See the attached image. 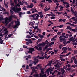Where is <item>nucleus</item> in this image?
<instances>
[{"label":"nucleus","mask_w":77,"mask_h":77,"mask_svg":"<svg viewBox=\"0 0 77 77\" xmlns=\"http://www.w3.org/2000/svg\"><path fill=\"white\" fill-rule=\"evenodd\" d=\"M31 10L32 11V14H33L34 12H38V14L39 15H42V12H39L38 11V10H36V9L35 8H33L31 9Z\"/></svg>","instance_id":"nucleus-1"},{"label":"nucleus","mask_w":77,"mask_h":77,"mask_svg":"<svg viewBox=\"0 0 77 77\" xmlns=\"http://www.w3.org/2000/svg\"><path fill=\"white\" fill-rule=\"evenodd\" d=\"M15 23L16 24L17 23V24H16L15 25L13 26V29H15V28H18V26H19L20 25V21H19L17 20V21H16V20L15 21Z\"/></svg>","instance_id":"nucleus-2"},{"label":"nucleus","mask_w":77,"mask_h":77,"mask_svg":"<svg viewBox=\"0 0 77 77\" xmlns=\"http://www.w3.org/2000/svg\"><path fill=\"white\" fill-rule=\"evenodd\" d=\"M5 21V23L6 25L8 24H9V23L11 21H9L8 17H6Z\"/></svg>","instance_id":"nucleus-3"},{"label":"nucleus","mask_w":77,"mask_h":77,"mask_svg":"<svg viewBox=\"0 0 77 77\" xmlns=\"http://www.w3.org/2000/svg\"><path fill=\"white\" fill-rule=\"evenodd\" d=\"M29 51H28V53H31V54H32V52H33V51H35V49L34 48H29Z\"/></svg>","instance_id":"nucleus-4"},{"label":"nucleus","mask_w":77,"mask_h":77,"mask_svg":"<svg viewBox=\"0 0 77 77\" xmlns=\"http://www.w3.org/2000/svg\"><path fill=\"white\" fill-rule=\"evenodd\" d=\"M11 8L13 10V11H15L16 12H18V7H11Z\"/></svg>","instance_id":"nucleus-5"},{"label":"nucleus","mask_w":77,"mask_h":77,"mask_svg":"<svg viewBox=\"0 0 77 77\" xmlns=\"http://www.w3.org/2000/svg\"><path fill=\"white\" fill-rule=\"evenodd\" d=\"M34 15H35V16H34V20H38V18H39V15H38V14H34Z\"/></svg>","instance_id":"nucleus-6"},{"label":"nucleus","mask_w":77,"mask_h":77,"mask_svg":"<svg viewBox=\"0 0 77 77\" xmlns=\"http://www.w3.org/2000/svg\"><path fill=\"white\" fill-rule=\"evenodd\" d=\"M34 48L37 49V50H39L40 51H41V50H42V48L40 46H39V47H38L36 46H35V47H34Z\"/></svg>","instance_id":"nucleus-7"},{"label":"nucleus","mask_w":77,"mask_h":77,"mask_svg":"<svg viewBox=\"0 0 77 77\" xmlns=\"http://www.w3.org/2000/svg\"><path fill=\"white\" fill-rule=\"evenodd\" d=\"M35 61H33V62L34 63V65H36V63H38V62H39V60L38 59L36 58H35L34 59Z\"/></svg>","instance_id":"nucleus-8"},{"label":"nucleus","mask_w":77,"mask_h":77,"mask_svg":"<svg viewBox=\"0 0 77 77\" xmlns=\"http://www.w3.org/2000/svg\"><path fill=\"white\" fill-rule=\"evenodd\" d=\"M61 71L62 72V75H63L64 73H65V70L64 69H63V68H61Z\"/></svg>","instance_id":"nucleus-9"},{"label":"nucleus","mask_w":77,"mask_h":77,"mask_svg":"<svg viewBox=\"0 0 77 77\" xmlns=\"http://www.w3.org/2000/svg\"><path fill=\"white\" fill-rule=\"evenodd\" d=\"M53 60H51L50 62H49L48 64V66H51V64H52V62H53Z\"/></svg>","instance_id":"nucleus-10"},{"label":"nucleus","mask_w":77,"mask_h":77,"mask_svg":"<svg viewBox=\"0 0 77 77\" xmlns=\"http://www.w3.org/2000/svg\"><path fill=\"white\" fill-rule=\"evenodd\" d=\"M68 50V48L67 47H64L62 48V50L63 51H66Z\"/></svg>","instance_id":"nucleus-11"},{"label":"nucleus","mask_w":77,"mask_h":77,"mask_svg":"<svg viewBox=\"0 0 77 77\" xmlns=\"http://www.w3.org/2000/svg\"><path fill=\"white\" fill-rule=\"evenodd\" d=\"M26 13L25 12L22 13V12H20L19 14V15L20 17H21V15H24Z\"/></svg>","instance_id":"nucleus-12"},{"label":"nucleus","mask_w":77,"mask_h":77,"mask_svg":"<svg viewBox=\"0 0 77 77\" xmlns=\"http://www.w3.org/2000/svg\"><path fill=\"white\" fill-rule=\"evenodd\" d=\"M46 72H48V71L51 72V71H53V69L49 68L46 70Z\"/></svg>","instance_id":"nucleus-13"},{"label":"nucleus","mask_w":77,"mask_h":77,"mask_svg":"<svg viewBox=\"0 0 77 77\" xmlns=\"http://www.w3.org/2000/svg\"><path fill=\"white\" fill-rule=\"evenodd\" d=\"M44 44V43L43 42H42L41 43H39V44H38L37 45L38 47H41V46H42V45H43Z\"/></svg>","instance_id":"nucleus-14"},{"label":"nucleus","mask_w":77,"mask_h":77,"mask_svg":"<svg viewBox=\"0 0 77 77\" xmlns=\"http://www.w3.org/2000/svg\"><path fill=\"white\" fill-rule=\"evenodd\" d=\"M12 17H13V16H12V15H11L9 17L8 20L9 21H11Z\"/></svg>","instance_id":"nucleus-15"},{"label":"nucleus","mask_w":77,"mask_h":77,"mask_svg":"<svg viewBox=\"0 0 77 77\" xmlns=\"http://www.w3.org/2000/svg\"><path fill=\"white\" fill-rule=\"evenodd\" d=\"M30 25H31V26H32L34 25V23L32 22H30L29 24V26H30Z\"/></svg>","instance_id":"nucleus-16"},{"label":"nucleus","mask_w":77,"mask_h":77,"mask_svg":"<svg viewBox=\"0 0 77 77\" xmlns=\"http://www.w3.org/2000/svg\"><path fill=\"white\" fill-rule=\"evenodd\" d=\"M48 42V40H46L45 42H43V43H44V45H42V46L44 47V45H45L46 43H47Z\"/></svg>","instance_id":"nucleus-17"},{"label":"nucleus","mask_w":77,"mask_h":77,"mask_svg":"<svg viewBox=\"0 0 77 77\" xmlns=\"http://www.w3.org/2000/svg\"><path fill=\"white\" fill-rule=\"evenodd\" d=\"M36 14L31 15H29L30 17H32L33 18V20H34V16H35Z\"/></svg>","instance_id":"nucleus-18"},{"label":"nucleus","mask_w":77,"mask_h":77,"mask_svg":"<svg viewBox=\"0 0 77 77\" xmlns=\"http://www.w3.org/2000/svg\"><path fill=\"white\" fill-rule=\"evenodd\" d=\"M33 76L35 77H39V74H35L33 75Z\"/></svg>","instance_id":"nucleus-19"},{"label":"nucleus","mask_w":77,"mask_h":77,"mask_svg":"<svg viewBox=\"0 0 77 77\" xmlns=\"http://www.w3.org/2000/svg\"><path fill=\"white\" fill-rule=\"evenodd\" d=\"M63 27V25H60L58 26H57V27H59V28H62Z\"/></svg>","instance_id":"nucleus-20"},{"label":"nucleus","mask_w":77,"mask_h":77,"mask_svg":"<svg viewBox=\"0 0 77 77\" xmlns=\"http://www.w3.org/2000/svg\"><path fill=\"white\" fill-rule=\"evenodd\" d=\"M3 15H5V14H7V15H9V12H5L2 13Z\"/></svg>","instance_id":"nucleus-21"},{"label":"nucleus","mask_w":77,"mask_h":77,"mask_svg":"<svg viewBox=\"0 0 77 77\" xmlns=\"http://www.w3.org/2000/svg\"><path fill=\"white\" fill-rule=\"evenodd\" d=\"M46 2H48V3H52V0H46Z\"/></svg>","instance_id":"nucleus-22"},{"label":"nucleus","mask_w":77,"mask_h":77,"mask_svg":"<svg viewBox=\"0 0 77 77\" xmlns=\"http://www.w3.org/2000/svg\"><path fill=\"white\" fill-rule=\"evenodd\" d=\"M29 6L30 7V8H33V3H31L30 5H29Z\"/></svg>","instance_id":"nucleus-23"},{"label":"nucleus","mask_w":77,"mask_h":77,"mask_svg":"<svg viewBox=\"0 0 77 77\" xmlns=\"http://www.w3.org/2000/svg\"><path fill=\"white\" fill-rule=\"evenodd\" d=\"M10 14L11 15H13V14H14V12H13V11H12L11 9H10Z\"/></svg>","instance_id":"nucleus-24"},{"label":"nucleus","mask_w":77,"mask_h":77,"mask_svg":"<svg viewBox=\"0 0 77 77\" xmlns=\"http://www.w3.org/2000/svg\"><path fill=\"white\" fill-rule=\"evenodd\" d=\"M32 71H33V72H35V73H37V70H36L35 69H33L32 70Z\"/></svg>","instance_id":"nucleus-25"},{"label":"nucleus","mask_w":77,"mask_h":77,"mask_svg":"<svg viewBox=\"0 0 77 77\" xmlns=\"http://www.w3.org/2000/svg\"><path fill=\"white\" fill-rule=\"evenodd\" d=\"M72 31L73 32H77V29H72Z\"/></svg>","instance_id":"nucleus-26"},{"label":"nucleus","mask_w":77,"mask_h":77,"mask_svg":"<svg viewBox=\"0 0 77 77\" xmlns=\"http://www.w3.org/2000/svg\"><path fill=\"white\" fill-rule=\"evenodd\" d=\"M26 38H28V39H31V37H30V36L28 35L26 36Z\"/></svg>","instance_id":"nucleus-27"},{"label":"nucleus","mask_w":77,"mask_h":77,"mask_svg":"<svg viewBox=\"0 0 77 77\" xmlns=\"http://www.w3.org/2000/svg\"><path fill=\"white\" fill-rule=\"evenodd\" d=\"M57 63L58 65H60V66H61V65H62V63H59V62H58Z\"/></svg>","instance_id":"nucleus-28"},{"label":"nucleus","mask_w":77,"mask_h":77,"mask_svg":"<svg viewBox=\"0 0 77 77\" xmlns=\"http://www.w3.org/2000/svg\"><path fill=\"white\" fill-rule=\"evenodd\" d=\"M68 51H72V49L71 48H69V47H68Z\"/></svg>","instance_id":"nucleus-29"},{"label":"nucleus","mask_w":77,"mask_h":77,"mask_svg":"<svg viewBox=\"0 0 77 77\" xmlns=\"http://www.w3.org/2000/svg\"><path fill=\"white\" fill-rule=\"evenodd\" d=\"M48 47H49V46L48 45H46L45 46V47L44 48H45V49L47 50V48H48Z\"/></svg>","instance_id":"nucleus-30"},{"label":"nucleus","mask_w":77,"mask_h":77,"mask_svg":"<svg viewBox=\"0 0 77 77\" xmlns=\"http://www.w3.org/2000/svg\"><path fill=\"white\" fill-rule=\"evenodd\" d=\"M59 60H56L53 63V64H56V63L57 64V62H59Z\"/></svg>","instance_id":"nucleus-31"},{"label":"nucleus","mask_w":77,"mask_h":77,"mask_svg":"<svg viewBox=\"0 0 77 77\" xmlns=\"http://www.w3.org/2000/svg\"><path fill=\"white\" fill-rule=\"evenodd\" d=\"M63 8H64V7H62H62H61L60 8V10H59V11H62L63 10Z\"/></svg>","instance_id":"nucleus-32"},{"label":"nucleus","mask_w":77,"mask_h":77,"mask_svg":"<svg viewBox=\"0 0 77 77\" xmlns=\"http://www.w3.org/2000/svg\"><path fill=\"white\" fill-rule=\"evenodd\" d=\"M73 38H74L73 37H72L70 39H69V40L70 41H73Z\"/></svg>","instance_id":"nucleus-33"},{"label":"nucleus","mask_w":77,"mask_h":77,"mask_svg":"<svg viewBox=\"0 0 77 77\" xmlns=\"http://www.w3.org/2000/svg\"><path fill=\"white\" fill-rule=\"evenodd\" d=\"M39 59H44V56L39 57Z\"/></svg>","instance_id":"nucleus-34"},{"label":"nucleus","mask_w":77,"mask_h":77,"mask_svg":"<svg viewBox=\"0 0 77 77\" xmlns=\"http://www.w3.org/2000/svg\"><path fill=\"white\" fill-rule=\"evenodd\" d=\"M62 44H60L59 46V48L60 50L62 49Z\"/></svg>","instance_id":"nucleus-35"},{"label":"nucleus","mask_w":77,"mask_h":77,"mask_svg":"<svg viewBox=\"0 0 77 77\" xmlns=\"http://www.w3.org/2000/svg\"><path fill=\"white\" fill-rule=\"evenodd\" d=\"M41 74L40 73V77H41V75H41V74H42H42H43L44 73V71H41Z\"/></svg>","instance_id":"nucleus-36"},{"label":"nucleus","mask_w":77,"mask_h":77,"mask_svg":"<svg viewBox=\"0 0 77 77\" xmlns=\"http://www.w3.org/2000/svg\"><path fill=\"white\" fill-rule=\"evenodd\" d=\"M12 35H13V34H8V36L10 38L12 36Z\"/></svg>","instance_id":"nucleus-37"},{"label":"nucleus","mask_w":77,"mask_h":77,"mask_svg":"<svg viewBox=\"0 0 77 77\" xmlns=\"http://www.w3.org/2000/svg\"><path fill=\"white\" fill-rule=\"evenodd\" d=\"M30 41H29V44H33V42H32V40H31V39H30Z\"/></svg>","instance_id":"nucleus-38"},{"label":"nucleus","mask_w":77,"mask_h":77,"mask_svg":"<svg viewBox=\"0 0 77 77\" xmlns=\"http://www.w3.org/2000/svg\"><path fill=\"white\" fill-rule=\"evenodd\" d=\"M41 64H39L38 65H37L36 67L40 68V67H41Z\"/></svg>","instance_id":"nucleus-39"},{"label":"nucleus","mask_w":77,"mask_h":77,"mask_svg":"<svg viewBox=\"0 0 77 77\" xmlns=\"http://www.w3.org/2000/svg\"><path fill=\"white\" fill-rule=\"evenodd\" d=\"M26 8V7L25 6L22 8V9H23V10H27V9Z\"/></svg>","instance_id":"nucleus-40"},{"label":"nucleus","mask_w":77,"mask_h":77,"mask_svg":"<svg viewBox=\"0 0 77 77\" xmlns=\"http://www.w3.org/2000/svg\"><path fill=\"white\" fill-rule=\"evenodd\" d=\"M71 68H67L66 69V71H69V70H71Z\"/></svg>","instance_id":"nucleus-41"},{"label":"nucleus","mask_w":77,"mask_h":77,"mask_svg":"<svg viewBox=\"0 0 77 77\" xmlns=\"http://www.w3.org/2000/svg\"><path fill=\"white\" fill-rule=\"evenodd\" d=\"M26 13L27 14H31V13H30V11H27Z\"/></svg>","instance_id":"nucleus-42"},{"label":"nucleus","mask_w":77,"mask_h":77,"mask_svg":"<svg viewBox=\"0 0 77 77\" xmlns=\"http://www.w3.org/2000/svg\"><path fill=\"white\" fill-rule=\"evenodd\" d=\"M56 13H57V14H62V12H59L58 11H57L56 12Z\"/></svg>","instance_id":"nucleus-43"},{"label":"nucleus","mask_w":77,"mask_h":77,"mask_svg":"<svg viewBox=\"0 0 77 77\" xmlns=\"http://www.w3.org/2000/svg\"><path fill=\"white\" fill-rule=\"evenodd\" d=\"M48 22H49V23H50L51 25V24H52V25L53 24V23L51 21H50V20H48Z\"/></svg>","instance_id":"nucleus-44"},{"label":"nucleus","mask_w":77,"mask_h":77,"mask_svg":"<svg viewBox=\"0 0 77 77\" xmlns=\"http://www.w3.org/2000/svg\"><path fill=\"white\" fill-rule=\"evenodd\" d=\"M70 54H71V52H69L66 54V56H69V55H70Z\"/></svg>","instance_id":"nucleus-45"},{"label":"nucleus","mask_w":77,"mask_h":77,"mask_svg":"<svg viewBox=\"0 0 77 77\" xmlns=\"http://www.w3.org/2000/svg\"><path fill=\"white\" fill-rule=\"evenodd\" d=\"M3 17H0V21H3Z\"/></svg>","instance_id":"nucleus-46"},{"label":"nucleus","mask_w":77,"mask_h":77,"mask_svg":"<svg viewBox=\"0 0 77 77\" xmlns=\"http://www.w3.org/2000/svg\"><path fill=\"white\" fill-rule=\"evenodd\" d=\"M56 39L55 38H54L53 37L51 39V41H56Z\"/></svg>","instance_id":"nucleus-47"},{"label":"nucleus","mask_w":77,"mask_h":77,"mask_svg":"<svg viewBox=\"0 0 77 77\" xmlns=\"http://www.w3.org/2000/svg\"><path fill=\"white\" fill-rule=\"evenodd\" d=\"M62 19H60L58 20L59 22H62Z\"/></svg>","instance_id":"nucleus-48"},{"label":"nucleus","mask_w":77,"mask_h":77,"mask_svg":"<svg viewBox=\"0 0 77 77\" xmlns=\"http://www.w3.org/2000/svg\"><path fill=\"white\" fill-rule=\"evenodd\" d=\"M63 41V38H60L59 39V41L60 42H62Z\"/></svg>","instance_id":"nucleus-49"},{"label":"nucleus","mask_w":77,"mask_h":77,"mask_svg":"<svg viewBox=\"0 0 77 77\" xmlns=\"http://www.w3.org/2000/svg\"><path fill=\"white\" fill-rule=\"evenodd\" d=\"M62 32V31L60 32H58L57 33V35H60V33H61Z\"/></svg>","instance_id":"nucleus-50"},{"label":"nucleus","mask_w":77,"mask_h":77,"mask_svg":"<svg viewBox=\"0 0 77 77\" xmlns=\"http://www.w3.org/2000/svg\"><path fill=\"white\" fill-rule=\"evenodd\" d=\"M3 40H1L0 41V44H3Z\"/></svg>","instance_id":"nucleus-51"},{"label":"nucleus","mask_w":77,"mask_h":77,"mask_svg":"<svg viewBox=\"0 0 77 77\" xmlns=\"http://www.w3.org/2000/svg\"><path fill=\"white\" fill-rule=\"evenodd\" d=\"M9 31H7L5 32H4V33L6 35L7 34H8V33Z\"/></svg>","instance_id":"nucleus-52"},{"label":"nucleus","mask_w":77,"mask_h":77,"mask_svg":"<svg viewBox=\"0 0 77 77\" xmlns=\"http://www.w3.org/2000/svg\"><path fill=\"white\" fill-rule=\"evenodd\" d=\"M63 43L64 44H65V45H66L67 44V42H63Z\"/></svg>","instance_id":"nucleus-53"},{"label":"nucleus","mask_w":77,"mask_h":77,"mask_svg":"<svg viewBox=\"0 0 77 77\" xmlns=\"http://www.w3.org/2000/svg\"><path fill=\"white\" fill-rule=\"evenodd\" d=\"M63 42H66V39H65V38H63Z\"/></svg>","instance_id":"nucleus-54"},{"label":"nucleus","mask_w":77,"mask_h":77,"mask_svg":"<svg viewBox=\"0 0 77 77\" xmlns=\"http://www.w3.org/2000/svg\"><path fill=\"white\" fill-rule=\"evenodd\" d=\"M42 77H46V74H44L43 75H41Z\"/></svg>","instance_id":"nucleus-55"},{"label":"nucleus","mask_w":77,"mask_h":77,"mask_svg":"<svg viewBox=\"0 0 77 77\" xmlns=\"http://www.w3.org/2000/svg\"><path fill=\"white\" fill-rule=\"evenodd\" d=\"M73 45H77V43L76 42H74L73 43Z\"/></svg>","instance_id":"nucleus-56"},{"label":"nucleus","mask_w":77,"mask_h":77,"mask_svg":"<svg viewBox=\"0 0 77 77\" xmlns=\"http://www.w3.org/2000/svg\"><path fill=\"white\" fill-rule=\"evenodd\" d=\"M63 4H66V5H68L69 4L68 3L65 2H63Z\"/></svg>","instance_id":"nucleus-57"},{"label":"nucleus","mask_w":77,"mask_h":77,"mask_svg":"<svg viewBox=\"0 0 77 77\" xmlns=\"http://www.w3.org/2000/svg\"><path fill=\"white\" fill-rule=\"evenodd\" d=\"M39 22L38 23H35V26H36V25H37V26H38V25H39Z\"/></svg>","instance_id":"nucleus-58"},{"label":"nucleus","mask_w":77,"mask_h":77,"mask_svg":"<svg viewBox=\"0 0 77 77\" xmlns=\"http://www.w3.org/2000/svg\"><path fill=\"white\" fill-rule=\"evenodd\" d=\"M42 38L39 39L37 41L38 42H41L42 41Z\"/></svg>","instance_id":"nucleus-59"},{"label":"nucleus","mask_w":77,"mask_h":77,"mask_svg":"<svg viewBox=\"0 0 77 77\" xmlns=\"http://www.w3.org/2000/svg\"><path fill=\"white\" fill-rule=\"evenodd\" d=\"M69 5H70V4H67L66 5V8H68V7H69Z\"/></svg>","instance_id":"nucleus-60"},{"label":"nucleus","mask_w":77,"mask_h":77,"mask_svg":"<svg viewBox=\"0 0 77 77\" xmlns=\"http://www.w3.org/2000/svg\"><path fill=\"white\" fill-rule=\"evenodd\" d=\"M13 18H17L16 16H15V14H14L13 15Z\"/></svg>","instance_id":"nucleus-61"},{"label":"nucleus","mask_w":77,"mask_h":77,"mask_svg":"<svg viewBox=\"0 0 77 77\" xmlns=\"http://www.w3.org/2000/svg\"><path fill=\"white\" fill-rule=\"evenodd\" d=\"M72 24H77V21H76L75 22H73L72 23Z\"/></svg>","instance_id":"nucleus-62"},{"label":"nucleus","mask_w":77,"mask_h":77,"mask_svg":"<svg viewBox=\"0 0 77 77\" xmlns=\"http://www.w3.org/2000/svg\"><path fill=\"white\" fill-rule=\"evenodd\" d=\"M18 11H21V8H19L18 9Z\"/></svg>","instance_id":"nucleus-63"},{"label":"nucleus","mask_w":77,"mask_h":77,"mask_svg":"<svg viewBox=\"0 0 77 77\" xmlns=\"http://www.w3.org/2000/svg\"><path fill=\"white\" fill-rule=\"evenodd\" d=\"M62 36H64L65 35V33H62Z\"/></svg>","instance_id":"nucleus-64"}]
</instances>
